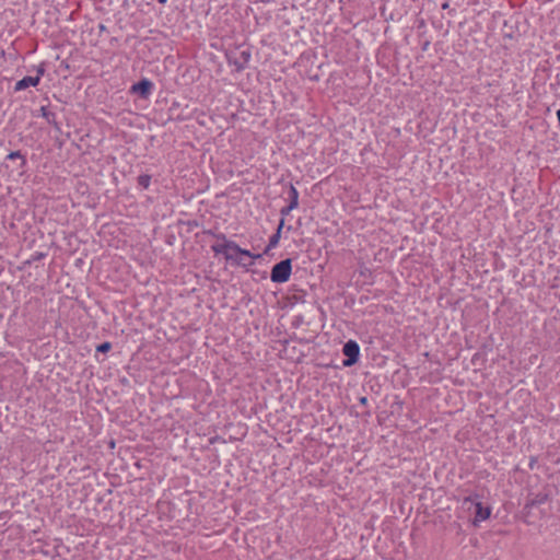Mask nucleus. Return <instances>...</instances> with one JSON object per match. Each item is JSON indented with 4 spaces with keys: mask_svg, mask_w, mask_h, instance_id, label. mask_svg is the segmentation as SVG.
<instances>
[{
    "mask_svg": "<svg viewBox=\"0 0 560 560\" xmlns=\"http://www.w3.org/2000/svg\"><path fill=\"white\" fill-rule=\"evenodd\" d=\"M39 84V78L38 77H24L23 79L19 80L14 85V92H20L23 90H26L30 86H37Z\"/></svg>",
    "mask_w": 560,
    "mask_h": 560,
    "instance_id": "8",
    "label": "nucleus"
},
{
    "mask_svg": "<svg viewBox=\"0 0 560 560\" xmlns=\"http://www.w3.org/2000/svg\"><path fill=\"white\" fill-rule=\"evenodd\" d=\"M154 84L147 78L141 79L137 83L130 86V93L140 96L143 100H148L152 94Z\"/></svg>",
    "mask_w": 560,
    "mask_h": 560,
    "instance_id": "6",
    "label": "nucleus"
},
{
    "mask_svg": "<svg viewBox=\"0 0 560 560\" xmlns=\"http://www.w3.org/2000/svg\"><path fill=\"white\" fill-rule=\"evenodd\" d=\"M39 113L49 125L57 126V115L48 106H40Z\"/></svg>",
    "mask_w": 560,
    "mask_h": 560,
    "instance_id": "9",
    "label": "nucleus"
},
{
    "mask_svg": "<svg viewBox=\"0 0 560 560\" xmlns=\"http://www.w3.org/2000/svg\"><path fill=\"white\" fill-rule=\"evenodd\" d=\"M292 273V261L290 258L277 262L270 272V280L273 283L287 282Z\"/></svg>",
    "mask_w": 560,
    "mask_h": 560,
    "instance_id": "4",
    "label": "nucleus"
},
{
    "mask_svg": "<svg viewBox=\"0 0 560 560\" xmlns=\"http://www.w3.org/2000/svg\"><path fill=\"white\" fill-rule=\"evenodd\" d=\"M7 160H16L19 159L21 161L20 167L24 168L26 166V158L21 153V151H12L10 152L7 158Z\"/></svg>",
    "mask_w": 560,
    "mask_h": 560,
    "instance_id": "11",
    "label": "nucleus"
},
{
    "mask_svg": "<svg viewBox=\"0 0 560 560\" xmlns=\"http://www.w3.org/2000/svg\"><path fill=\"white\" fill-rule=\"evenodd\" d=\"M478 358H479V354H478V353H476V354L474 355V358H472V362H474V364H476V361L478 360Z\"/></svg>",
    "mask_w": 560,
    "mask_h": 560,
    "instance_id": "18",
    "label": "nucleus"
},
{
    "mask_svg": "<svg viewBox=\"0 0 560 560\" xmlns=\"http://www.w3.org/2000/svg\"><path fill=\"white\" fill-rule=\"evenodd\" d=\"M284 218L285 217H281L278 228L276 230V231H279L280 234H281L282 229L284 228Z\"/></svg>",
    "mask_w": 560,
    "mask_h": 560,
    "instance_id": "15",
    "label": "nucleus"
},
{
    "mask_svg": "<svg viewBox=\"0 0 560 560\" xmlns=\"http://www.w3.org/2000/svg\"><path fill=\"white\" fill-rule=\"evenodd\" d=\"M281 238V234L279 233V231H276V233H273L270 237H269V241H268V245L265 249V254L268 253L270 249L275 248L278 246L279 244V241Z\"/></svg>",
    "mask_w": 560,
    "mask_h": 560,
    "instance_id": "10",
    "label": "nucleus"
},
{
    "mask_svg": "<svg viewBox=\"0 0 560 560\" xmlns=\"http://www.w3.org/2000/svg\"><path fill=\"white\" fill-rule=\"evenodd\" d=\"M208 234L217 241V243L211 245L213 254L215 256H223L225 261L233 267H240L248 271L255 264V260L261 257L260 254H254L248 249L242 248L235 241L229 240L222 232L208 231Z\"/></svg>",
    "mask_w": 560,
    "mask_h": 560,
    "instance_id": "1",
    "label": "nucleus"
},
{
    "mask_svg": "<svg viewBox=\"0 0 560 560\" xmlns=\"http://www.w3.org/2000/svg\"><path fill=\"white\" fill-rule=\"evenodd\" d=\"M463 505L468 512L474 514L475 525L490 517V505H483L478 493L465 498Z\"/></svg>",
    "mask_w": 560,
    "mask_h": 560,
    "instance_id": "2",
    "label": "nucleus"
},
{
    "mask_svg": "<svg viewBox=\"0 0 560 560\" xmlns=\"http://www.w3.org/2000/svg\"><path fill=\"white\" fill-rule=\"evenodd\" d=\"M252 52L248 48H235L226 52V60L230 66H234L236 71H243L249 63Z\"/></svg>",
    "mask_w": 560,
    "mask_h": 560,
    "instance_id": "3",
    "label": "nucleus"
},
{
    "mask_svg": "<svg viewBox=\"0 0 560 560\" xmlns=\"http://www.w3.org/2000/svg\"><path fill=\"white\" fill-rule=\"evenodd\" d=\"M137 184L142 189H148L151 185V176L149 174H141L137 177Z\"/></svg>",
    "mask_w": 560,
    "mask_h": 560,
    "instance_id": "12",
    "label": "nucleus"
},
{
    "mask_svg": "<svg viewBox=\"0 0 560 560\" xmlns=\"http://www.w3.org/2000/svg\"><path fill=\"white\" fill-rule=\"evenodd\" d=\"M360 404L361 405H366L368 404V398L366 397H361L360 398Z\"/></svg>",
    "mask_w": 560,
    "mask_h": 560,
    "instance_id": "16",
    "label": "nucleus"
},
{
    "mask_svg": "<svg viewBox=\"0 0 560 560\" xmlns=\"http://www.w3.org/2000/svg\"><path fill=\"white\" fill-rule=\"evenodd\" d=\"M448 7H450L448 2H444V3L442 4V9H443V10L448 9Z\"/></svg>",
    "mask_w": 560,
    "mask_h": 560,
    "instance_id": "17",
    "label": "nucleus"
},
{
    "mask_svg": "<svg viewBox=\"0 0 560 560\" xmlns=\"http://www.w3.org/2000/svg\"><path fill=\"white\" fill-rule=\"evenodd\" d=\"M288 205L280 210L281 217H287L299 207V191L293 184H289Z\"/></svg>",
    "mask_w": 560,
    "mask_h": 560,
    "instance_id": "7",
    "label": "nucleus"
},
{
    "mask_svg": "<svg viewBox=\"0 0 560 560\" xmlns=\"http://www.w3.org/2000/svg\"><path fill=\"white\" fill-rule=\"evenodd\" d=\"M112 349V343L108 341L102 342L96 347L97 352L106 353Z\"/></svg>",
    "mask_w": 560,
    "mask_h": 560,
    "instance_id": "13",
    "label": "nucleus"
},
{
    "mask_svg": "<svg viewBox=\"0 0 560 560\" xmlns=\"http://www.w3.org/2000/svg\"><path fill=\"white\" fill-rule=\"evenodd\" d=\"M45 71H46V68H45V63L42 62L37 66L36 68V72L37 74L35 77H38L39 80L42 79V77L45 74Z\"/></svg>",
    "mask_w": 560,
    "mask_h": 560,
    "instance_id": "14",
    "label": "nucleus"
},
{
    "mask_svg": "<svg viewBox=\"0 0 560 560\" xmlns=\"http://www.w3.org/2000/svg\"><path fill=\"white\" fill-rule=\"evenodd\" d=\"M343 354L347 357V359L343 360L345 366H351L355 364L360 357V346L354 340H348L342 348Z\"/></svg>",
    "mask_w": 560,
    "mask_h": 560,
    "instance_id": "5",
    "label": "nucleus"
},
{
    "mask_svg": "<svg viewBox=\"0 0 560 560\" xmlns=\"http://www.w3.org/2000/svg\"><path fill=\"white\" fill-rule=\"evenodd\" d=\"M167 0H158L159 3L165 4Z\"/></svg>",
    "mask_w": 560,
    "mask_h": 560,
    "instance_id": "19",
    "label": "nucleus"
}]
</instances>
